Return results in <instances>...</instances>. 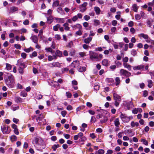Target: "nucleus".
I'll list each match as a JSON object with an SVG mask.
<instances>
[{
	"mask_svg": "<svg viewBox=\"0 0 154 154\" xmlns=\"http://www.w3.org/2000/svg\"><path fill=\"white\" fill-rule=\"evenodd\" d=\"M29 21L28 20H25L23 22V24L25 25H28L29 24Z\"/></svg>",
	"mask_w": 154,
	"mask_h": 154,
	"instance_id": "e2e57ef3",
	"label": "nucleus"
},
{
	"mask_svg": "<svg viewBox=\"0 0 154 154\" xmlns=\"http://www.w3.org/2000/svg\"><path fill=\"white\" fill-rule=\"evenodd\" d=\"M127 108L128 109H130V107L133 106L132 102L131 101L128 102L127 103Z\"/></svg>",
	"mask_w": 154,
	"mask_h": 154,
	"instance_id": "2f4dec72",
	"label": "nucleus"
},
{
	"mask_svg": "<svg viewBox=\"0 0 154 154\" xmlns=\"http://www.w3.org/2000/svg\"><path fill=\"white\" fill-rule=\"evenodd\" d=\"M135 18L137 20H140L141 18V17L139 14H137L135 15Z\"/></svg>",
	"mask_w": 154,
	"mask_h": 154,
	"instance_id": "49530a36",
	"label": "nucleus"
},
{
	"mask_svg": "<svg viewBox=\"0 0 154 154\" xmlns=\"http://www.w3.org/2000/svg\"><path fill=\"white\" fill-rule=\"evenodd\" d=\"M90 18V17L88 15H85L84 17V19L86 21H88L89 20Z\"/></svg>",
	"mask_w": 154,
	"mask_h": 154,
	"instance_id": "bf43d9fd",
	"label": "nucleus"
},
{
	"mask_svg": "<svg viewBox=\"0 0 154 154\" xmlns=\"http://www.w3.org/2000/svg\"><path fill=\"white\" fill-rule=\"evenodd\" d=\"M92 39V37H89L83 40L84 43L87 44H89L91 41Z\"/></svg>",
	"mask_w": 154,
	"mask_h": 154,
	"instance_id": "4468645a",
	"label": "nucleus"
},
{
	"mask_svg": "<svg viewBox=\"0 0 154 154\" xmlns=\"http://www.w3.org/2000/svg\"><path fill=\"white\" fill-rule=\"evenodd\" d=\"M120 73L121 76H125L127 77L131 75L130 72L123 69H121L120 70Z\"/></svg>",
	"mask_w": 154,
	"mask_h": 154,
	"instance_id": "0eeeda50",
	"label": "nucleus"
},
{
	"mask_svg": "<svg viewBox=\"0 0 154 154\" xmlns=\"http://www.w3.org/2000/svg\"><path fill=\"white\" fill-rule=\"evenodd\" d=\"M6 69L8 70H10L12 68L11 65V64L8 63H6Z\"/></svg>",
	"mask_w": 154,
	"mask_h": 154,
	"instance_id": "ea45409f",
	"label": "nucleus"
},
{
	"mask_svg": "<svg viewBox=\"0 0 154 154\" xmlns=\"http://www.w3.org/2000/svg\"><path fill=\"white\" fill-rule=\"evenodd\" d=\"M120 117L122 121L126 122H128L130 120L132 119L133 118V117L131 116L128 117L122 113H121Z\"/></svg>",
	"mask_w": 154,
	"mask_h": 154,
	"instance_id": "20e7f679",
	"label": "nucleus"
},
{
	"mask_svg": "<svg viewBox=\"0 0 154 154\" xmlns=\"http://www.w3.org/2000/svg\"><path fill=\"white\" fill-rule=\"evenodd\" d=\"M55 20H57V22L60 23H63L65 21L64 19L63 18H56Z\"/></svg>",
	"mask_w": 154,
	"mask_h": 154,
	"instance_id": "aec40b11",
	"label": "nucleus"
},
{
	"mask_svg": "<svg viewBox=\"0 0 154 154\" xmlns=\"http://www.w3.org/2000/svg\"><path fill=\"white\" fill-rule=\"evenodd\" d=\"M31 38L34 43H37L38 42V38L36 36L33 35L31 37Z\"/></svg>",
	"mask_w": 154,
	"mask_h": 154,
	"instance_id": "412c9836",
	"label": "nucleus"
},
{
	"mask_svg": "<svg viewBox=\"0 0 154 154\" xmlns=\"http://www.w3.org/2000/svg\"><path fill=\"white\" fill-rule=\"evenodd\" d=\"M45 50H46V51L47 52H50L52 53L53 51L52 49L50 47L48 48H45Z\"/></svg>",
	"mask_w": 154,
	"mask_h": 154,
	"instance_id": "a18cd8bd",
	"label": "nucleus"
},
{
	"mask_svg": "<svg viewBox=\"0 0 154 154\" xmlns=\"http://www.w3.org/2000/svg\"><path fill=\"white\" fill-rule=\"evenodd\" d=\"M112 45L114 47V48L115 49H117L118 48V45L117 43L116 42H114L113 44H112Z\"/></svg>",
	"mask_w": 154,
	"mask_h": 154,
	"instance_id": "de8ad7c7",
	"label": "nucleus"
},
{
	"mask_svg": "<svg viewBox=\"0 0 154 154\" xmlns=\"http://www.w3.org/2000/svg\"><path fill=\"white\" fill-rule=\"evenodd\" d=\"M71 26L73 30H76L77 29H82V26L79 23H77L75 25H71Z\"/></svg>",
	"mask_w": 154,
	"mask_h": 154,
	"instance_id": "1a4fd4ad",
	"label": "nucleus"
},
{
	"mask_svg": "<svg viewBox=\"0 0 154 154\" xmlns=\"http://www.w3.org/2000/svg\"><path fill=\"white\" fill-rule=\"evenodd\" d=\"M60 25L59 24H57L56 25L54 26L53 27V29L54 31H57L58 30L59 28H60Z\"/></svg>",
	"mask_w": 154,
	"mask_h": 154,
	"instance_id": "b1692460",
	"label": "nucleus"
},
{
	"mask_svg": "<svg viewBox=\"0 0 154 154\" xmlns=\"http://www.w3.org/2000/svg\"><path fill=\"white\" fill-rule=\"evenodd\" d=\"M98 153L99 154H103L104 152V150L102 149H99L98 150Z\"/></svg>",
	"mask_w": 154,
	"mask_h": 154,
	"instance_id": "774afa93",
	"label": "nucleus"
},
{
	"mask_svg": "<svg viewBox=\"0 0 154 154\" xmlns=\"http://www.w3.org/2000/svg\"><path fill=\"white\" fill-rule=\"evenodd\" d=\"M103 55L102 54H100L99 55H97V58L96 61L100 60L103 58Z\"/></svg>",
	"mask_w": 154,
	"mask_h": 154,
	"instance_id": "a19ab883",
	"label": "nucleus"
},
{
	"mask_svg": "<svg viewBox=\"0 0 154 154\" xmlns=\"http://www.w3.org/2000/svg\"><path fill=\"white\" fill-rule=\"evenodd\" d=\"M53 21L52 17L50 16L47 18V22L49 24H51Z\"/></svg>",
	"mask_w": 154,
	"mask_h": 154,
	"instance_id": "393cba45",
	"label": "nucleus"
},
{
	"mask_svg": "<svg viewBox=\"0 0 154 154\" xmlns=\"http://www.w3.org/2000/svg\"><path fill=\"white\" fill-rule=\"evenodd\" d=\"M60 146L59 144H54L52 146V148L54 151H55L57 148L59 147Z\"/></svg>",
	"mask_w": 154,
	"mask_h": 154,
	"instance_id": "c756f323",
	"label": "nucleus"
},
{
	"mask_svg": "<svg viewBox=\"0 0 154 154\" xmlns=\"http://www.w3.org/2000/svg\"><path fill=\"white\" fill-rule=\"evenodd\" d=\"M24 68L19 67L18 69V71L19 72L20 74H23V69Z\"/></svg>",
	"mask_w": 154,
	"mask_h": 154,
	"instance_id": "8fccbe9b",
	"label": "nucleus"
},
{
	"mask_svg": "<svg viewBox=\"0 0 154 154\" xmlns=\"http://www.w3.org/2000/svg\"><path fill=\"white\" fill-rule=\"evenodd\" d=\"M89 56L90 58L92 60H95L96 61L97 56V53L92 51H90Z\"/></svg>",
	"mask_w": 154,
	"mask_h": 154,
	"instance_id": "6e6552de",
	"label": "nucleus"
},
{
	"mask_svg": "<svg viewBox=\"0 0 154 154\" xmlns=\"http://www.w3.org/2000/svg\"><path fill=\"white\" fill-rule=\"evenodd\" d=\"M52 66H54V67H60L61 66L60 64L58 62L52 63Z\"/></svg>",
	"mask_w": 154,
	"mask_h": 154,
	"instance_id": "a878e982",
	"label": "nucleus"
},
{
	"mask_svg": "<svg viewBox=\"0 0 154 154\" xmlns=\"http://www.w3.org/2000/svg\"><path fill=\"white\" fill-rule=\"evenodd\" d=\"M107 120L108 119L104 117L103 119L100 121V122L101 124H103L106 122Z\"/></svg>",
	"mask_w": 154,
	"mask_h": 154,
	"instance_id": "603ef678",
	"label": "nucleus"
},
{
	"mask_svg": "<svg viewBox=\"0 0 154 154\" xmlns=\"http://www.w3.org/2000/svg\"><path fill=\"white\" fill-rule=\"evenodd\" d=\"M84 108L85 106H82L77 107L76 109V112H77L83 109Z\"/></svg>",
	"mask_w": 154,
	"mask_h": 154,
	"instance_id": "e433bc0d",
	"label": "nucleus"
},
{
	"mask_svg": "<svg viewBox=\"0 0 154 154\" xmlns=\"http://www.w3.org/2000/svg\"><path fill=\"white\" fill-rule=\"evenodd\" d=\"M131 54L133 56H135L137 54L136 51L134 49H133L131 51Z\"/></svg>",
	"mask_w": 154,
	"mask_h": 154,
	"instance_id": "09e8293b",
	"label": "nucleus"
},
{
	"mask_svg": "<svg viewBox=\"0 0 154 154\" xmlns=\"http://www.w3.org/2000/svg\"><path fill=\"white\" fill-rule=\"evenodd\" d=\"M10 139L12 142H13L17 140V137L15 135H13L10 137Z\"/></svg>",
	"mask_w": 154,
	"mask_h": 154,
	"instance_id": "473e14b6",
	"label": "nucleus"
},
{
	"mask_svg": "<svg viewBox=\"0 0 154 154\" xmlns=\"http://www.w3.org/2000/svg\"><path fill=\"white\" fill-rule=\"evenodd\" d=\"M141 142H143V144H144V145L146 146L148 145V141L146 140L143 139H141Z\"/></svg>",
	"mask_w": 154,
	"mask_h": 154,
	"instance_id": "79ce46f5",
	"label": "nucleus"
},
{
	"mask_svg": "<svg viewBox=\"0 0 154 154\" xmlns=\"http://www.w3.org/2000/svg\"><path fill=\"white\" fill-rule=\"evenodd\" d=\"M1 130L3 133L5 134H8L10 132V130L8 128V127L5 125L1 126Z\"/></svg>",
	"mask_w": 154,
	"mask_h": 154,
	"instance_id": "39448f33",
	"label": "nucleus"
},
{
	"mask_svg": "<svg viewBox=\"0 0 154 154\" xmlns=\"http://www.w3.org/2000/svg\"><path fill=\"white\" fill-rule=\"evenodd\" d=\"M131 125L132 127H134L135 126H138L139 125V124L137 122H134L132 121L131 123Z\"/></svg>",
	"mask_w": 154,
	"mask_h": 154,
	"instance_id": "72a5a7b5",
	"label": "nucleus"
},
{
	"mask_svg": "<svg viewBox=\"0 0 154 154\" xmlns=\"http://www.w3.org/2000/svg\"><path fill=\"white\" fill-rule=\"evenodd\" d=\"M146 23L147 26L149 27H151V26H152V23L149 20H147Z\"/></svg>",
	"mask_w": 154,
	"mask_h": 154,
	"instance_id": "0e129e2a",
	"label": "nucleus"
},
{
	"mask_svg": "<svg viewBox=\"0 0 154 154\" xmlns=\"http://www.w3.org/2000/svg\"><path fill=\"white\" fill-rule=\"evenodd\" d=\"M113 95L114 100L115 101V105L116 107H117L119 106V103L121 101V96L115 92H113Z\"/></svg>",
	"mask_w": 154,
	"mask_h": 154,
	"instance_id": "7ed1b4c3",
	"label": "nucleus"
},
{
	"mask_svg": "<svg viewBox=\"0 0 154 154\" xmlns=\"http://www.w3.org/2000/svg\"><path fill=\"white\" fill-rule=\"evenodd\" d=\"M125 131V134H128L129 136L132 137L134 135V134L132 133V130L131 129H128L127 131Z\"/></svg>",
	"mask_w": 154,
	"mask_h": 154,
	"instance_id": "2eb2a0df",
	"label": "nucleus"
},
{
	"mask_svg": "<svg viewBox=\"0 0 154 154\" xmlns=\"http://www.w3.org/2000/svg\"><path fill=\"white\" fill-rule=\"evenodd\" d=\"M79 65V62L78 60L73 61L71 64V66L73 68L77 67Z\"/></svg>",
	"mask_w": 154,
	"mask_h": 154,
	"instance_id": "ddd939ff",
	"label": "nucleus"
},
{
	"mask_svg": "<svg viewBox=\"0 0 154 154\" xmlns=\"http://www.w3.org/2000/svg\"><path fill=\"white\" fill-rule=\"evenodd\" d=\"M10 11L12 13H13L16 11L18 10V8L14 7H11L10 8Z\"/></svg>",
	"mask_w": 154,
	"mask_h": 154,
	"instance_id": "c85d7f7f",
	"label": "nucleus"
},
{
	"mask_svg": "<svg viewBox=\"0 0 154 154\" xmlns=\"http://www.w3.org/2000/svg\"><path fill=\"white\" fill-rule=\"evenodd\" d=\"M123 65L124 67L127 69L129 70L130 71L131 69V66L126 63H123Z\"/></svg>",
	"mask_w": 154,
	"mask_h": 154,
	"instance_id": "dca6fc26",
	"label": "nucleus"
},
{
	"mask_svg": "<svg viewBox=\"0 0 154 154\" xmlns=\"http://www.w3.org/2000/svg\"><path fill=\"white\" fill-rule=\"evenodd\" d=\"M33 144L35 143L40 146V149H42L45 148V145L43 140L40 138L35 137L33 140Z\"/></svg>",
	"mask_w": 154,
	"mask_h": 154,
	"instance_id": "f03ea898",
	"label": "nucleus"
},
{
	"mask_svg": "<svg viewBox=\"0 0 154 154\" xmlns=\"http://www.w3.org/2000/svg\"><path fill=\"white\" fill-rule=\"evenodd\" d=\"M60 4V2L58 0H56L54 2L52 6L53 7H57Z\"/></svg>",
	"mask_w": 154,
	"mask_h": 154,
	"instance_id": "cd10ccee",
	"label": "nucleus"
},
{
	"mask_svg": "<svg viewBox=\"0 0 154 154\" xmlns=\"http://www.w3.org/2000/svg\"><path fill=\"white\" fill-rule=\"evenodd\" d=\"M66 95L68 98H71L72 96L71 94L69 92H67L66 93Z\"/></svg>",
	"mask_w": 154,
	"mask_h": 154,
	"instance_id": "3c124183",
	"label": "nucleus"
},
{
	"mask_svg": "<svg viewBox=\"0 0 154 154\" xmlns=\"http://www.w3.org/2000/svg\"><path fill=\"white\" fill-rule=\"evenodd\" d=\"M63 26L64 27V29L66 31H69V30L70 28L69 27V24L67 23H64L63 25Z\"/></svg>",
	"mask_w": 154,
	"mask_h": 154,
	"instance_id": "4be33fe9",
	"label": "nucleus"
},
{
	"mask_svg": "<svg viewBox=\"0 0 154 154\" xmlns=\"http://www.w3.org/2000/svg\"><path fill=\"white\" fill-rule=\"evenodd\" d=\"M115 81L116 85H118L120 82V80L119 78V77H116L115 79Z\"/></svg>",
	"mask_w": 154,
	"mask_h": 154,
	"instance_id": "c9c22d12",
	"label": "nucleus"
},
{
	"mask_svg": "<svg viewBox=\"0 0 154 154\" xmlns=\"http://www.w3.org/2000/svg\"><path fill=\"white\" fill-rule=\"evenodd\" d=\"M87 5L88 3L87 2H84L82 4L79 5L80 11L82 13H83L87 9L86 6Z\"/></svg>",
	"mask_w": 154,
	"mask_h": 154,
	"instance_id": "423d86ee",
	"label": "nucleus"
},
{
	"mask_svg": "<svg viewBox=\"0 0 154 154\" xmlns=\"http://www.w3.org/2000/svg\"><path fill=\"white\" fill-rule=\"evenodd\" d=\"M21 56L23 59H25L26 57V54L25 53H22L21 54Z\"/></svg>",
	"mask_w": 154,
	"mask_h": 154,
	"instance_id": "338daca9",
	"label": "nucleus"
},
{
	"mask_svg": "<svg viewBox=\"0 0 154 154\" xmlns=\"http://www.w3.org/2000/svg\"><path fill=\"white\" fill-rule=\"evenodd\" d=\"M94 24L95 26H97L100 24V21L97 20H94Z\"/></svg>",
	"mask_w": 154,
	"mask_h": 154,
	"instance_id": "58836bf2",
	"label": "nucleus"
},
{
	"mask_svg": "<svg viewBox=\"0 0 154 154\" xmlns=\"http://www.w3.org/2000/svg\"><path fill=\"white\" fill-rule=\"evenodd\" d=\"M114 122L115 125L116 127H119L120 123L119 118H117L116 119Z\"/></svg>",
	"mask_w": 154,
	"mask_h": 154,
	"instance_id": "6ab92c4d",
	"label": "nucleus"
},
{
	"mask_svg": "<svg viewBox=\"0 0 154 154\" xmlns=\"http://www.w3.org/2000/svg\"><path fill=\"white\" fill-rule=\"evenodd\" d=\"M15 101L17 103H19L22 102V99L19 97H15Z\"/></svg>",
	"mask_w": 154,
	"mask_h": 154,
	"instance_id": "7c9ffc66",
	"label": "nucleus"
},
{
	"mask_svg": "<svg viewBox=\"0 0 154 154\" xmlns=\"http://www.w3.org/2000/svg\"><path fill=\"white\" fill-rule=\"evenodd\" d=\"M140 35L146 39V41L149 43L150 40V38H149V36L146 34H145L143 33H141Z\"/></svg>",
	"mask_w": 154,
	"mask_h": 154,
	"instance_id": "f8f14e48",
	"label": "nucleus"
},
{
	"mask_svg": "<svg viewBox=\"0 0 154 154\" xmlns=\"http://www.w3.org/2000/svg\"><path fill=\"white\" fill-rule=\"evenodd\" d=\"M134 25V22L132 21H130L128 23V26L130 27H132Z\"/></svg>",
	"mask_w": 154,
	"mask_h": 154,
	"instance_id": "69168bd1",
	"label": "nucleus"
},
{
	"mask_svg": "<svg viewBox=\"0 0 154 154\" xmlns=\"http://www.w3.org/2000/svg\"><path fill=\"white\" fill-rule=\"evenodd\" d=\"M102 63V65L103 66H108L109 65V63L107 59L103 60Z\"/></svg>",
	"mask_w": 154,
	"mask_h": 154,
	"instance_id": "5701e85b",
	"label": "nucleus"
},
{
	"mask_svg": "<svg viewBox=\"0 0 154 154\" xmlns=\"http://www.w3.org/2000/svg\"><path fill=\"white\" fill-rule=\"evenodd\" d=\"M32 51V48L31 47H30L28 48H25L24 49V51L27 53H29L31 51Z\"/></svg>",
	"mask_w": 154,
	"mask_h": 154,
	"instance_id": "c03bdc74",
	"label": "nucleus"
},
{
	"mask_svg": "<svg viewBox=\"0 0 154 154\" xmlns=\"http://www.w3.org/2000/svg\"><path fill=\"white\" fill-rule=\"evenodd\" d=\"M133 10L135 12H137L138 8L136 4H134L132 6Z\"/></svg>",
	"mask_w": 154,
	"mask_h": 154,
	"instance_id": "f704fd0d",
	"label": "nucleus"
},
{
	"mask_svg": "<svg viewBox=\"0 0 154 154\" xmlns=\"http://www.w3.org/2000/svg\"><path fill=\"white\" fill-rule=\"evenodd\" d=\"M79 31H77L75 34L79 35H81L82 34V32L81 31V29H79Z\"/></svg>",
	"mask_w": 154,
	"mask_h": 154,
	"instance_id": "864d4df0",
	"label": "nucleus"
},
{
	"mask_svg": "<svg viewBox=\"0 0 154 154\" xmlns=\"http://www.w3.org/2000/svg\"><path fill=\"white\" fill-rule=\"evenodd\" d=\"M148 5L152 6L153 8V9L154 10V0H153L152 2L149 3L148 4Z\"/></svg>",
	"mask_w": 154,
	"mask_h": 154,
	"instance_id": "4d7b16f0",
	"label": "nucleus"
},
{
	"mask_svg": "<svg viewBox=\"0 0 154 154\" xmlns=\"http://www.w3.org/2000/svg\"><path fill=\"white\" fill-rule=\"evenodd\" d=\"M72 20H73V22H75L78 19V18H77V16L75 15V16H73L72 18Z\"/></svg>",
	"mask_w": 154,
	"mask_h": 154,
	"instance_id": "052dcab7",
	"label": "nucleus"
},
{
	"mask_svg": "<svg viewBox=\"0 0 154 154\" xmlns=\"http://www.w3.org/2000/svg\"><path fill=\"white\" fill-rule=\"evenodd\" d=\"M112 23L113 26H115L117 24V22L116 20H113L112 21Z\"/></svg>",
	"mask_w": 154,
	"mask_h": 154,
	"instance_id": "680f3d73",
	"label": "nucleus"
},
{
	"mask_svg": "<svg viewBox=\"0 0 154 154\" xmlns=\"http://www.w3.org/2000/svg\"><path fill=\"white\" fill-rule=\"evenodd\" d=\"M57 11L58 13H61L63 11V9L59 7L57 8Z\"/></svg>",
	"mask_w": 154,
	"mask_h": 154,
	"instance_id": "6e6d98bb",
	"label": "nucleus"
},
{
	"mask_svg": "<svg viewBox=\"0 0 154 154\" xmlns=\"http://www.w3.org/2000/svg\"><path fill=\"white\" fill-rule=\"evenodd\" d=\"M6 85L10 88H13L14 85V77L12 75L9 76L5 80Z\"/></svg>",
	"mask_w": 154,
	"mask_h": 154,
	"instance_id": "f257e3e1",
	"label": "nucleus"
},
{
	"mask_svg": "<svg viewBox=\"0 0 154 154\" xmlns=\"http://www.w3.org/2000/svg\"><path fill=\"white\" fill-rule=\"evenodd\" d=\"M94 10L97 15L100 14L101 10L98 7H94Z\"/></svg>",
	"mask_w": 154,
	"mask_h": 154,
	"instance_id": "a211bd4d",
	"label": "nucleus"
},
{
	"mask_svg": "<svg viewBox=\"0 0 154 154\" xmlns=\"http://www.w3.org/2000/svg\"><path fill=\"white\" fill-rule=\"evenodd\" d=\"M14 47L17 49H20L21 48L20 45L18 44H15L14 45Z\"/></svg>",
	"mask_w": 154,
	"mask_h": 154,
	"instance_id": "5fc2aeb1",
	"label": "nucleus"
},
{
	"mask_svg": "<svg viewBox=\"0 0 154 154\" xmlns=\"http://www.w3.org/2000/svg\"><path fill=\"white\" fill-rule=\"evenodd\" d=\"M148 82V87L149 88H151L152 86V82L151 80H148L147 81Z\"/></svg>",
	"mask_w": 154,
	"mask_h": 154,
	"instance_id": "4c0bfd02",
	"label": "nucleus"
},
{
	"mask_svg": "<svg viewBox=\"0 0 154 154\" xmlns=\"http://www.w3.org/2000/svg\"><path fill=\"white\" fill-rule=\"evenodd\" d=\"M128 60V58L127 57H125L123 59V63H126Z\"/></svg>",
	"mask_w": 154,
	"mask_h": 154,
	"instance_id": "13d9d810",
	"label": "nucleus"
},
{
	"mask_svg": "<svg viewBox=\"0 0 154 154\" xmlns=\"http://www.w3.org/2000/svg\"><path fill=\"white\" fill-rule=\"evenodd\" d=\"M145 67V66L143 64H141L140 65L136 66L133 67V69L134 70H140L141 69H143Z\"/></svg>",
	"mask_w": 154,
	"mask_h": 154,
	"instance_id": "9d476101",
	"label": "nucleus"
},
{
	"mask_svg": "<svg viewBox=\"0 0 154 154\" xmlns=\"http://www.w3.org/2000/svg\"><path fill=\"white\" fill-rule=\"evenodd\" d=\"M78 70L80 72H83L84 71H85L86 70V67L85 66L81 67L80 66L78 69Z\"/></svg>",
	"mask_w": 154,
	"mask_h": 154,
	"instance_id": "bb28decb",
	"label": "nucleus"
},
{
	"mask_svg": "<svg viewBox=\"0 0 154 154\" xmlns=\"http://www.w3.org/2000/svg\"><path fill=\"white\" fill-rule=\"evenodd\" d=\"M20 95L21 96L25 97L27 96V94L25 91H22L21 92Z\"/></svg>",
	"mask_w": 154,
	"mask_h": 154,
	"instance_id": "37998d69",
	"label": "nucleus"
},
{
	"mask_svg": "<svg viewBox=\"0 0 154 154\" xmlns=\"http://www.w3.org/2000/svg\"><path fill=\"white\" fill-rule=\"evenodd\" d=\"M55 54L58 57H61L62 56V52L58 50L56 51Z\"/></svg>",
	"mask_w": 154,
	"mask_h": 154,
	"instance_id": "f3484780",
	"label": "nucleus"
},
{
	"mask_svg": "<svg viewBox=\"0 0 154 154\" xmlns=\"http://www.w3.org/2000/svg\"><path fill=\"white\" fill-rule=\"evenodd\" d=\"M17 64L19 65L20 67L25 68L26 66L24 62H23L21 60H18L17 61Z\"/></svg>",
	"mask_w": 154,
	"mask_h": 154,
	"instance_id": "9b49d317",
	"label": "nucleus"
}]
</instances>
